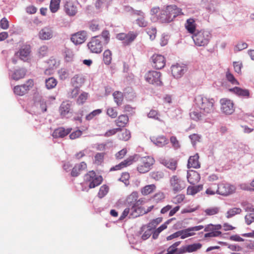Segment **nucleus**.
Segmentation results:
<instances>
[{
	"mask_svg": "<svg viewBox=\"0 0 254 254\" xmlns=\"http://www.w3.org/2000/svg\"><path fill=\"white\" fill-rule=\"evenodd\" d=\"M156 188L154 185H147L144 187L142 190V193L143 195H147L152 192Z\"/></svg>",
	"mask_w": 254,
	"mask_h": 254,
	"instance_id": "48",
	"label": "nucleus"
},
{
	"mask_svg": "<svg viewBox=\"0 0 254 254\" xmlns=\"http://www.w3.org/2000/svg\"><path fill=\"white\" fill-rule=\"evenodd\" d=\"M219 208L217 207H211L207 208L205 210V212L207 215H213L218 213Z\"/></svg>",
	"mask_w": 254,
	"mask_h": 254,
	"instance_id": "56",
	"label": "nucleus"
},
{
	"mask_svg": "<svg viewBox=\"0 0 254 254\" xmlns=\"http://www.w3.org/2000/svg\"><path fill=\"white\" fill-rule=\"evenodd\" d=\"M31 52V46L29 45H23L20 47L16 54L21 60L27 62L30 59Z\"/></svg>",
	"mask_w": 254,
	"mask_h": 254,
	"instance_id": "12",
	"label": "nucleus"
},
{
	"mask_svg": "<svg viewBox=\"0 0 254 254\" xmlns=\"http://www.w3.org/2000/svg\"><path fill=\"white\" fill-rule=\"evenodd\" d=\"M190 116L192 120L198 121L203 119L204 114L202 112H190Z\"/></svg>",
	"mask_w": 254,
	"mask_h": 254,
	"instance_id": "41",
	"label": "nucleus"
},
{
	"mask_svg": "<svg viewBox=\"0 0 254 254\" xmlns=\"http://www.w3.org/2000/svg\"><path fill=\"white\" fill-rule=\"evenodd\" d=\"M128 118L127 115H122L119 116L117 120H116L117 125L120 127H124L127 123Z\"/></svg>",
	"mask_w": 254,
	"mask_h": 254,
	"instance_id": "34",
	"label": "nucleus"
},
{
	"mask_svg": "<svg viewBox=\"0 0 254 254\" xmlns=\"http://www.w3.org/2000/svg\"><path fill=\"white\" fill-rule=\"evenodd\" d=\"M71 103L69 101H64L61 105L60 111H69L71 109Z\"/></svg>",
	"mask_w": 254,
	"mask_h": 254,
	"instance_id": "47",
	"label": "nucleus"
},
{
	"mask_svg": "<svg viewBox=\"0 0 254 254\" xmlns=\"http://www.w3.org/2000/svg\"><path fill=\"white\" fill-rule=\"evenodd\" d=\"M248 47V44L245 42L239 43L235 47V51H240Z\"/></svg>",
	"mask_w": 254,
	"mask_h": 254,
	"instance_id": "60",
	"label": "nucleus"
},
{
	"mask_svg": "<svg viewBox=\"0 0 254 254\" xmlns=\"http://www.w3.org/2000/svg\"><path fill=\"white\" fill-rule=\"evenodd\" d=\"M87 38V33L85 31H80L72 34L70 40L74 45H80L83 43Z\"/></svg>",
	"mask_w": 254,
	"mask_h": 254,
	"instance_id": "14",
	"label": "nucleus"
},
{
	"mask_svg": "<svg viewBox=\"0 0 254 254\" xmlns=\"http://www.w3.org/2000/svg\"><path fill=\"white\" fill-rule=\"evenodd\" d=\"M0 27L3 29H7L8 28L9 22L5 17H3L0 20Z\"/></svg>",
	"mask_w": 254,
	"mask_h": 254,
	"instance_id": "62",
	"label": "nucleus"
},
{
	"mask_svg": "<svg viewBox=\"0 0 254 254\" xmlns=\"http://www.w3.org/2000/svg\"><path fill=\"white\" fill-rule=\"evenodd\" d=\"M172 74L176 78L181 77L187 71V67L185 65L176 64L171 66Z\"/></svg>",
	"mask_w": 254,
	"mask_h": 254,
	"instance_id": "15",
	"label": "nucleus"
},
{
	"mask_svg": "<svg viewBox=\"0 0 254 254\" xmlns=\"http://www.w3.org/2000/svg\"><path fill=\"white\" fill-rule=\"evenodd\" d=\"M125 98L128 100H131L135 97V93L133 92L132 89L129 87L126 88L123 93Z\"/></svg>",
	"mask_w": 254,
	"mask_h": 254,
	"instance_id": "44",
	"label": "nucleus"
},
{
	"mask_svg": "<svg viewBox=\"0 0 254 254\" xmlns=\"http://www.w3.org/2000/svg\"><path fill=\"white\" fill-rule=\"evenodd\" d=\"M202 189L203 186L202 185H199L195 186H189L187 189V194L194 195L202 190Z\"/></svg>",
	"mask_w": 254,
	"mask_h": 254,
	"instance_id": "33",
	"label": "nucleus"
},
{
	"mask_svg": "<svg viewBox=\"0 0 254 254\" xmlns=\"http://www.w3.org/2000/svg\"><path fill=\"white\" fill-rule=\"evenodd\" d=\"M59 77L61 79L64 80L67 78L68 76V72L64 69H61L59 71Z\"/></svg>",
	"mask_w": 254,
	"mask_h": 254,
	"instance_id": "64",
	"label": "nucleus"
},
{
	"mask_svg": "<svg viewBox=\"0 0 254 254\" xmlns=\"http://www.w3.org/2000/svg\"><path fill=\"white\" fill-rule=\"evenodd\" d=\"M161 73L157 71H149L145 75V79L149 83L155 86L162 85L161 80Z\"/></svg>",
	"mask_w": 254,
	"mask_h": 254,
	"instance_id": "7",
	"label": "nucleus"
},
{
	"mask_svg": "<svg viewBox=\"0 0 254 254\" xmlns=\"http://www.w3.org/2000/svg\"><path fill=\"white\" fill-rule=\"evenodd\" d=\"M211 38L209 31L207 30L197 31L196 33L192 35V38L195 44L198 46H205L207 45Z\"/></svg>",
	"mask_w": 254,
	"mask_h": 254,
	"instance_id": "3",
	"label": "nucleus"
},
{
	"mask_svg": "<svg viewBox=\"0 0 254 254\" xmlns=\"http://www.w3.org/2000/svg\"><path fill=\"white\" fill-rule=\"evenodd\" d=\"M202 245L200 243H195L191 245L186 246V251L188 253H191L200 249Z\"/></svg>",
	"mask_w": 254,
	"mask_h": 254,
	"instance_id": "39",
	"label": "nucleus"
},
{
	"mask_svg": "<svg viewBox=\"0 0 254 254\" xmlns=\"http://www.w3.org/2000/svg\"><path fill=\"white\" fill-rule=\"evenodd\" d=\"M48 48L46 46L41 47L38 50V54L40 58H42L47 55Z\"/></svg>",
	"mask_w": 254,
	"mask_h": 254,
	"instance_id": "61",
	"label": "nucleus"
},
{
	"mask_svg": "<svg viewBox=\"0 0 254 254\" xmlns=\"http://www.w3.org/2000/svg\"><path fill=\"white\" fill-rule=\"evenodd\" d=\"M85 81L84 76L81 74L75 75L71 79V82L73 86L80 87Z\"/></svg>",
	"mask_w": 254,
	"mask_h": 254,
	"instance_id": "29",
	"label": "nucleus"
},
{
	"mask_svg": "<svg viewBox=\"0 0 254 254\" xmlns=\"http://www.w3.org/2000/svg\"><path fill=\"white\" fill-rule=\"evenodd\" d=\"M64 11L69 16H74L77 12V6L72 1H66L64 6Z\"/></svg>",
	"mask_w": 254,
	"mask_h": 254,
	"instance_id": "18",
	"label": "nucleus"
},
{
	"mask_svg": "<svg viewBox=\"0 0 254 254\" xmlns=\"http://www.w3.org/2000/svg\"><path fill=\"white\" fill-rule=\"evenodd\" d=\"M138 193L136 191L132 192L127 196L126 203L127 206L132 208L133 207L141 205L143 202L142 198L138 199Z\"/></svg>",
	"mask_w": 254,
	"mask_h": 254,
	"instance_id": "10",
	"label": "nucleus"
},
{
	"mask_svg": "<svg viewBox=\"0 0 254 254\" xmlns=\"http://www.w3.org/2000/svg\"><path fill=\"white\" fill-rule=\"evenodd\" d=\"M145 214V208L140 205L131 208V211L129 218H136L140 215Z\"/></svg>",
	"mask_w": 254,
	"mask_h": 254,
	"instance_id": "21",
	"label": "nucleus"
},
{
	"mask_svg": "<svg viewBox=\"0 0 254 254\" xmlns=\"http://www.w3.org/2000/svg\"><path fill=\"white\" fill-rule=\"evenodd\" d=\"M120 138L122 140L127 141L130 137V134L129 130L125 129L120 135Z\"/></svg>",
	"mask_w": 254,
	"mask_h": 254,
	"instance_id": "57",
	"label": "nucleus"
},
{
	"mask_svg": "<svg viewBox=\"0 0 254 254\" xmlns=\"http://www.w3.org/2000/svg\"><path fill=\"white\" fill-rule=\"evenodd\" d=\"M138 158V156L137 155H135L132 156H130L128 158H127V159L124 160V161L122 162L119 164L116 165L115 166L113 167V168H111L110 170L113 171V170H120L122 168H124L125 167H126L128 165L131 164L133 162L136 161V160H137Z\"/></svg>",
	"mask_w": 254,
	"mask_h": 254,
	"instance_id": "17",
	"label": "nucleus"
},
{
	"mask_svg": "<svg viewBox=\"0 0 254 254\" xmlns=\"http://www.w3.org/2000/svg\"><path fill=\"white\" fill-rule=\"evenodd\" d=\"M98 36L102 37V39H103L104 41L102 42L103 44L107 45L110 39V33L108 30H104L102 31L101 35H99Z\"/></svg>",
	"mask_w": 254,
	"mask_h": 254,
	"instance_id": "50",
	"label": "nucleus"
},
{
	"mask_svg": "<svg viewBox=\"0 0 254 254\" xmlns=\"http://www.w3.org/2000/svg\"><path fill=\"white\" fill-rule=\"evenodd\" d=\"M162 221V218L158 217L155 219H153L150 222H149L147 225H144L141 227V231L143 232L145 230L146 227H150L152 230H153L156 226L161 223Z\"/></svg>",
	"mask_w": 254,
	"mask_h": 254,
	"instance_id": "30",
	"label": "nucleus"
},
{
	"mask_svg": "<svg viewBox=\"0 0 254 254\" xmlns=\"http://www.w3.org/2000/svg\"><path fill=\"white\" fill-rule=\"evenodd\" d=\"M104 157V153H97L95 156V163L99 165L103 162Z\"/></svg>",
	"mask_w": 254,
	"mask_h": 254,
	"instance_id": "55",
	"label": "nucleus"
},
{
	"mask_svg": "<svg viewBox=\"0 0 254 254\" xmlns=\"http://www.w3.org/2000/svg\"><path fill=\"white\" fill-rule=\"evenodd\" d=\"M191 231L190 228H189L188 229L179 231L181 233V237L182 239H185L189 236H191L194 235V233L190 232Z\"/></svg>",
	"mask_w": 254,
	"mask_h": 254,
	"instance_id": "53",
	"label": "nucleus"
},
{
	"mask_svg": "<svg viewBox=\"0 0 254 254\" xmlns=\"http://www.w3.org/2000/svg\"><path fill=\"white\" fill-rule=\"evenodd\" d=\"M198 154L197 153L195 154L194 156H190L188 162V167L190 168H198L200 167V163L198 161Z\"/></svg>",
	"mask_w": 254,
	"mask_h": 254,
	"instance_id": "25",
	"label": "nucleus"
},
{
	"mask_svg": "<svg viewBox=\"0 0 254 254\" xmlns=\"http://www.w3.org/2000/svg\"><path fill=\"white\" fill-rule=\"evenodd\" d=\"M86 164L84 162H82L79 164H76L72 168L71 172V175L72 177H77L80 172L86 168Z\"/></svg>",
	"mask_w": 254,
	"mask_h": 254,
	"instance_id": "22",
	"label": "nucleus"
},
{
	"mask_svg": "<svg viewBox=\"0 0 254 254\" xmlns=\"http://www.w3.org/2000/svg\"><path fill=\"white\" fill-rule=\"evenodd\" d=\"M112 52L111 51L108 49L105 50L103 53V60L104 62V63L106 65H109L111 63L112 61Z\"/></svg>",
	"mask_w": 254,
	"mask_h": 254,
	"instance_id": "35",
	"label": "nucleus"
},
{
	"mask_svg": "<svg viewBox=\"0 0 254 254\" xmlns=\"http://www.w3.org/2000/svg\"><path fill=\"white\" fill-rule=\"evenodd\" d=\"M53 30L51 28L44 27L39 33V37L42 40H49L53 37Z\"/></svg>",
	"mask_w": 254,
	"mask_h": 254,
	"instance_id": "20",
	"label": "nucleus"
},
{
	"mask_svg": "<svg viewBox=\"0 0 254 254\" xmlns=\"http://www.w3.org/2000/svg\"><path fill=\"white\" fill-rule=\"evenodd\" d=\"M140 163L137 167V170L140 173H145L148 172L151 166L154 164V160L150 156L142 157L140 160Z\"/></svg>",
	"mask_w": 254,
	"mask_h": 254,
	"instance_id": "6",
	"label": "nucleus"
},
{
	"mask_svg": "<svg viewBox=\"0 0 254 254\" xmlns=\"http://www.w3.org/2000/svg\"><path fill=\"white\" fill-rule=\"evenodd\" d=\"M127 10L131 12L133 14L138 15L140 17L145 16L144 13L141 10H134L130 7H127Z\"/></svg>",
	"mask_w": 254,
	"mask_h": 254,
	"instance_id": "58",
	"label": "nucleus"
},
{
	"mask_svg": "<svg viewBox=\"0 0 254 254\" xmlns=\"http://www.w3.org/2000/svg\"><path fill=\"white\" fill-rule=\"evenodd\" d=\"M144 16L139 17L135 20L136 24L140 27H145L148 25V22L145 20Z\"/></svg>",
	"mask_w": 254,
	"mask_h": 254,
	"instance_id": "52",
	"label": "nucleus"
},
{
	"mask_svg": "<svg viewBox=\"0 0 254 254\" xmlns=\"http://www.w3.org/2000/svg\"><path fill=\"white\" fill-rule=\"evenodd\" d=\"M191 140V143L193 145V146H194L196 143V142L198 141H199V139L200 138V136L197 134H193L191 135H190L189 136Z\"/></svg>",
	"mask_w": 254,
	"mask_h": 254,
	"instance_id": "59",
	"label": "nucleus"
},
{
	"mask_svg": "<svg viewBox=\"0 0 254 254\" xmlns=\"http://www.w3.org/2000/svg\"><path fill=\"white\" fill-rule=\"evenodd\" d=\"M137 35V33L129 31L127 34H118L116 37L119 40L124 41L123 43L125 45H129L135 39Z\"/></svg>",
	"mask_w": 254,
	"mask_h": 254,
	"instance_id": "9",
	"label": "nucleus"
},
{
	"mask_svg": "<svg viewBox=\"0 0 254 254\" xmlns=\"http://www.w3.org/2000/svg\"><path fill=\"white\" fill-rule=\"evenodd\" d=\"M146 31L151 40L155 39L157 33V30L155 27L148 28L146 29Z\"/></svg>",
	"mask_w": 254,
	"mask_h": 254,
	"instance_id": "46",
	"label": "nucleus"
},
{
	"mask_svg": "<svg viewBox=\"0 0 254 254\" xmlns=\"http://www.w3.org/2000/svg\"><path fill=\"white\" fill-rule=\"evenodd\" d=\"M194 105L199 110L203 111H213L214 100L213 99H208L201 95H197L194 98Z\"/></svg>",
	"mask_w": 254,
	"mask_h": 254,
	"instance_id": "2",
	"label": "nucleus"
},
{
	"mask_svg": "<svg viewBox=\"0 0 254 254\" xmlns=\"http://www.w3.org/2000/svg\"><path fill=\"white\" fill-rule=\"evenodd\" d=\"M84 181L89 183V187L90 189L94 188L100 185L103 181L102 176L96 175L93 171H90L84 177Z\"/></svg>",
	"mask_w": 254,
	"mask_h": 254,
	"instance_id": "5",
	"label": "nucleus"
},
{
	"mask_svg": "<svg viewBox=\"0 0 254 254\" xmlns=\"http://www.w3.org/2000/svg\"><path fill=\"white\" fill-rule=\"evenodd\" d=\"M152 66L156 69H161L165 65V59L161 55L155 54L151 57Z\"/></svg>",
	"mask_w": 254,
	"mask_h": 254,
	"instance_id": "16",
	"label": "nucleus"
},
{
	"mask_svg": "<svg viewBox=\"0 0 254 254\" xmlns=\"http://www.w3.org/2000/svg\"><path fill=\"white\" fill-rule=\"evenodd\" d=\"M57 83V79L53 77H49L45 80L46 87L48 89H53L55 87Z\"/></svg>",
	"mask_w": 254,
	"mask_h": 254,
	"instance_id": "36",
	"label": "nucleus"
},
{
	"mask_svg": "<svg viewBox=\"0 0 254 254\" xmlns=\"http://www.w3.org/2000/svg\"><path fill=\"white\" fill-rule=\"evenodd\" d=\"M226 77L227 80L232 84L236 85L239 84V82L237 80L234 76L229 72V71H227L226 72Z\"/></svg>",
	"mask_w": 254,
	"mask_h": 254,
	"instance_id": "49",
	"label": "nucleus"
},
{
	"mask_svg": "<svg viewBox=\"0 0 254 254\" xmlns=\"http://www.w3.org/2000/svg\"><path fill=\"white\" fill-rule=\"evenodd\" d=\"M33 85V81L28 80L26 83L21 85H17L14 87L13 92L16 95L22 96L29 90L30 88Z\"/></svg>",
	"mask_w": 254,
	"mask_h": 254,
	"instance_id": "13",
	"label": "nucleus"
},
{
	"mask_svg": "<svg viewBox=\"0 0 254 254\" xmlns=\"http://www.w3.org/2000/svg\"><path fill=\"white\" fill-rule=\"evenodd\" d=\"M185 28L192 35L196 33V23L193 18L188 19L185 23Z\"/></svg>",
	"mask_w": 254,
	"mask_h": 254,
	"instance_id": "24",
	"label": "nucleus"
},
{
	"mask_svg": "<svg viewBox=\"0 0 254 254\" xmlns=\"http://www.w3.org/2000/svg\"><path fill=\"white\" fill-rule=\"evenodd\" d=\"M222 111H229L233 110V103L230 100L222 99L220 100Z\"/></svg>",
	"mask_w": 254,
	"mask_h": 254,
	"instance_id": "27",
	"label": "nucleus"
},
{
	"mask_svg": "<svg viewBox=\"0 0 254 254\" xmlns=\"http://www.w3.org/2000/svg\"><path fill=\"white\" fill-rule=\"evenodd\" d=\"M71 131V129L65 130L64 127H60L56 129L52 135L54 138L63 137L67 135Z\"/></svg>",
	"mask_w": 254,
	"mask_h": 254,
	"instance_id": "28",
	"label": "nucleus"
},
{
	"mask_svg": "<svg viewBox=\"0 0 254 254\" xmlns=\"http://www.w3.org/2000/svg\"><path fill=\"white\" fill-rule=\"evenodd\" d=\"M236 187L229 184H221L218 186L216 192L222 195H228L235 192Z\"/></svg>",
	"mask_w": 254,
	"mask_h": 254,
	"instance_id": "11",
	"label": "nucleus"
},
{
	"mask_svg": "<svg viewBox=\"0 0 254 254\" xmlns=\"http://www.w3.org/2000/svg\"><path fill=\"white\" fill-rule=\"evenodd\" d=\"M27 70L25 68L21 67L15 69L10 75L11 78L14 80H18L24 78Z\"/></svg>",
	"mask_w": 254,
	"mask_h": 254,
	"instance_id": "19",
	"label": "nucleus"
},
{
	"mask_svg": "<svg viewBox=\"0 0 254 254\" xmlns=\"http://www.w3.org/2000/svg\"><path fill=\"white\" fill-rule=\"evenodd\" d=\"M109 187L106 185H103L100 188L99 191L98 193V195L100 198H103L104 197L108 192Z\"/></svg>",
	"mask_w": 254,
	"mask_h": 254,
	"instance_id": "51",
	"label": "nucleus"
},
{
	"mask_svg": "<svg viewBox=\"0 0 254 254\" xmlns=\"http://www.w3.org/2000/svg\"><path fill=\"white\" fill-rule=\"evenodd\" d=\"M242 212V209L240 208H233L231 209H230L226 213V217L227 218H230L234 216H235L236 214H238L241 213Z\"/></svg>",
	"mask_w": 254,
	"mask_h": 254,
	"instance_id": "42",
	"label": "nucleus"
},
{
	"mask_svg": "<svg viewBox=\"0 0 254 254\" xmlns=\"http://www.w3.org/2000/svg\"><path fill=\"white\" fill-rule=\"evenodd\" d=\"M150 139L154 144L158 147H163L168 143V140L163 135L157 137H152Z\"/></svg>",
	"mask_w": 254,
	"mask_h": 254,
	"instance_id": "23",
	"label": "nucleus"
},
{
	"mask_svg": "<svg viewBox=\"0 0 254 254\" xmlns=\"http://www.w3.org/2000/svg\"><path fill=\"white\" fill-rule=\"evenodd\" d=\"M102 37L94 36L91 39L87 44V47L91 53L100 54L103 51V46L104 45L101 41Z\"/></svg>",
	"mask_w": 254,
	"mask_h": 254,
	"instance_id": "4",
	"label": "nucleus"
},
{
	"mask_svg": "<svg viewBox=\"0 0 254 254\" xmlns=\"http://www.w3.org/2000/svg\"><path fill=\"white\" fill-rule=\"evenodd\" d=\"M152 229L150 227H146L145 230L143 232L141 231L140 229L138 233L139 234H141L142 233H143L142 235L141 238L143 240H146L148 239L152 234Z\"/></svg>",
	"mask_w": 254,
	"mask_h": 254,
	"instance_id": "43",
	"label": "nucleus"
},
{
	"mask_svg": "<svg viewBox=\"0 0 254 254\" xmlns=\"http://www.w3.org/2000/svg\"><path fill=\"white\" fill-rule=\"evenodd\" d=\"M187 179L190 184L194 185L199 181L200 176L197 172H193L192 174H188Z\"/></svg>",
	"mask_w": 254,
	"mask_h": 254,
	"instance_id": "32",
	"label": "nucleus"
},
{
	"mask_svg": "<svg viewBox=\"0 0 254 254\" xmlns=\"http://www.w3.org/2000/svg\"><path fill=\"white\" fill-rule=\"evenodd\" d=\"M184 15L181 8L176 5H168L164 9L160 10L157 15V20L161 23H169L174 20L178 16Z\"/></svg>",
	"mask_w": 254,
	"mask_h": 254,
	"instance_id": "1",
	"label": "nucleus"
},
{
	"mask_svg": "<svg viewBox=\"0 0 254 254\" xmlns=\"http://www.w3.org/2000/svg\"><path fill=\"white\" fill-rule=\"evenodd\" d=\"M245 221L248 225L251 224L254 221V213H249L245 216Z\"/></svg>",
	"mask_w": 254,
	"mask_h": 254,
	"instance_id": "63",
	"label": "nucleus"
},
{
	"mask_svg": "<svg viewBox=\"0 0 254 254\" xmlns=\"http://www.w3.org/2000/svg\"><path fill=\"white\" fill-rule=\"evenodd\" d=\"M151 177L156 180L158 181L161 179L163 178L164 177V173L162 172L157 171L156 172H152L150 174Z\"/></svg>",
	"mask_w": 254,
	"mask_h": 254,
	"instance_id": "54",
	"label": "nucleus"
},
{
	"mask_svg": "<svg viewBox=\"0 0 254 254\" xmlns=\"http://www.w3.org/2000/svg\"><path fill=\"white\" fill-rule=\"evenodd\" d=\"M112 0H97L95 3V7L97 9H100L103 6L108 7Z\"/></svg>",
	"mask_w": 254,
	"mask_h": 254,
	"instance_id": "40",
	"label": "nucleus"
},
{
	"mask_svg": "<svg viewBox=\"0 0 254 254\" xmlns=\"http://www.w3.org/2000/svg\"><path fill=\"white\" fill-rule=\"evenodd\" d=\"M219 2L216 0H211L206 6V9L210 12H216L218 10Z\"/></svg>",
	"mask_w": 254,
	"mask_h": 254,
	"instance_id": "31",
	"label": "nucleus"
},
{
	"mask_svg": "<svg viewBox=\"0 0 254 254\" xmlns=\"http://www.w3.org/2000/svg\"><path fill=\"white\" fill-rule=\"evenodd\" d=\"M61 0H51L50 9L52 13L56 12L60 8Z\"/></svg>",
	"mask_w": 254,
	"mask_h": 254,
	"instance_id": "37",
	"label": "nucleus"
},
{
	"mask_svg": "<svg viewBox=\"0 0 254 254\" xmlns=\"http://www.w3.org/2000/svg\"><path fill=\"white\" fill-rule=\"evenodd\" d=\"M162 163L166 167L174 170L176 168V162L175 161H168L166 160H162Z\"/></svg>",
	"mask_w": 254,
	"mask_h": 254,
	"instance_id": "45",
	"label": "nucleus"
},
{
	"mask_svg": "<svg viewBox=\"0 0 254 254\" xmlns=\"http://www.w3.org/2000/svg\"><path fill=\"white\" fill-rule=\"evenodd\" d=\"M170 183L171 187L175 193L181 191L186 187L185 182L177 176H172Z\"/></svg>",
	"mask_w": 254,
	"mask_h": 254,
	"instance_id": "8",
	"label": "nucleus"
},
{
	"mask_svg": "<svg viewBox=\"0 0 254 254\" xmlns=\"http://www.w3.org/2000/svg\"><path fill=\"white\" fill-rule=\"evenodd\" d=\"M115 102L118 105H121L124 99V95L123 93L120 91H116L113 93Z\"/></svg>",
	"mask_w": 254,
	"mask_h": 254,
	"instance_id": "38",
	"label": "nucleus"
},
{
	"mask_svg": "<svg viewBox=\"0 0 254 254\" xmlns=\"http://www.w3.org/2000/svg\"><path fill=\"white\" fill-rule=\"evenodd\" d=\"M230 91L233 92L239 96L244 97H249L250 96V92L249 90L242 89L239 87H235L229 89Z\"/></svg>",
	"mask_w": 254,
	"mask_h": 254,
	"instance_id": "26",
	"label": "nucleus"
}]
</instances>
